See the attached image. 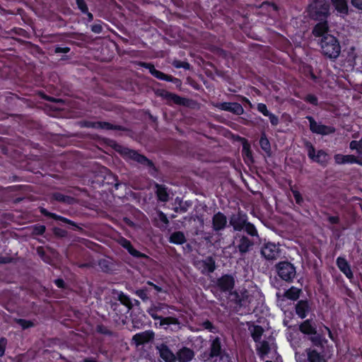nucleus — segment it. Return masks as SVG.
<instances>
[{
	"instance_id": "1",
	"label": "nucleus",
	"mask_w": 362,
	"mask_h": 362,
	"mask_svg": "<svg viewBox=\"0 0 362 362\" xmlns=\"http://www.w3.org/2000/svg\"><path fill=\"white\" fill-rule=\"evenodd\" d=\"M322 52L330 59L337 58L340 53L341 47L336 39L332 35L326 34L320 42Z\"/></svg>"
},
{
	"instance_id": "2",
	"label": "nucleus",
	"mask_w": 362,
	"mask_h": 362,
	"mask_svg": "<svg viewBox=\"0 0 362 362\" xmlns=\"http://www.w3.org/2000/svg\"><path fill=\"white\" fill-rule=\"evenodd\" d=\"M309 16L319 21L325 20L329 13V6L325 0H315L308 7Z\"/></svg>"
},
{
	"instance_id": "3",
	"label": "nucleus",
	"mask_w": 362,
	"mask_h": 362,
	"mask_svg": "<svg viewBox=\"0 0 362 362\" xmlns=\"http://www.w3.org/2000/svg\"><path fill=\"white\" fill-rule=\"evenodd\" d=\"M305 147L310 159L322 166L327 165L329 157L325 151L319 150L316 151L314 146L310 142H306Z\"/></svg>"
},
{
	"instance_id": "4",
	"label": "nucleus",
	"mask_w": 362,
	"mask_h": 362,
	"mask_svg": "<svg viewBox=\"0 0 362 362\" xmlns=\"http://www.w3.org/2000/svg\"><path fill=\"white\" fill-rule=\"evenodd\" d=\"M279 276L284 281H290L296 276V268L288 262H281L276 265Z\"/></svg>"
},
{
	"instance_id": "5",
	"label": "nucleus",
	"mask_w": 362,
	"mask_h": 362,
	"mask_svg": "<svg viewBox=\"0 0 362 362\" xmlns=\"http://www.w3.org/2000/svg\"><path fill=\"white\" fill-rule=\"evenodd\" d=\"M261 254L265 259L273 260L280 257L281 252L278 245L274 243H267L262 247Z\"/></svg>"
},
{
	"instance_id": "6",
	"label": "nucleus",
	"mask_w": 362,
	"mask_h": 362,
	"mask_svg": "<svg viewBox=\"0 0 362 362\" xmlns=\"http://www.w3.org/2000/svg\"><path fill=\"white\" fill-rule=\"evenodd\" d=\"M215 107L221 110L228 111L236 115H242L244 110L242 105L238 103H218Z\"/></svg>"
},
{
	"instance_id": "7",
	"label": "nucleus",
	"mask_w": 362,
	"mask_h": 362,
	"mask_svg": "<svg viewBox=\"0 0 362 362\" xmlns=\"http://www.w3.org/2000/svg\"><path fill=\"white\" fill-rule=\"evenodd\" d=\"M310 128L313 133L327 135L334 132V129L316 122L312 117H309Z\"/></svg>"
},
{
	"instance_id": "8",
	"label": "nucleus",
	"mask_w": 362,
	"mask_h": 362,
	"mask_svg": "<svg viewBox=\"0 0 362 362\" xmlns=\"http://www.w3.org/2000/svg\"><path fill=\"white\" fill-rule=\"evenodd\" d=\"M168 309L169 307L164 303L152 304L147 310V313L153 319L156 320L160 317V315H158V313H160L163 315H168L169 314Z\"/></svg>"
},
{
	"instance_id": "9",
	"label": "nucleus",
	"mask_w": 362,
	"mask_h": 362,
	"mask_svg": "<svg viewBox=\"0 0 362 362\" xmlns=\"http://www.w3.org/2000/svg\"><path fill=\"white\" fill-rule=\"evenodd\" d=\"M122 153L124 156H125L127 158L132 159L133 160H135L139 163L146 165H151L152 163L147 159L145 156L139 154L137 152L129 149V148H124L122 150Z\"/></svg>"
},
{
	"instance_id": "10",
	"label": "nucleus",
	"mask_w": 362,
	"mask_h": 362,
	"mask_svg": "<svg viewBox=\"0 0 362 362\" xmlns=\"http://www.w3.org/2000/svg\"><path fill=\"white\" fill-rule=\"evenodd\" d=\"M160 357L165 362H175L176 355L168 347L167 345L162 344L157 346Z\"/></svg>"
},
{
	"instance_id": "11",
	"label": "nucleus",
	"mask_w": 362,
	"mask_h": 362,
	"mask_svg": "<svg viewBox=\"0 0 362 362\" xmlns=\"http://www.w3.org/2000/svg\"><path fill=\"white\" fill-rule=\"evenodd\" d=\"M153 337L154 333L152 331H145L134 335L132 340L136 346H139L148 342Z\"/></svg>"
},
{
	"instance_id": "12",
	"label": "nucleus",
	"mask_w": 362,
	"mask_h": 362,
	"mask_svg": "<svg viewBox=\"0 0 362 362\" xmlns=\"http://www.w3.org/2000/svg\"><path fill=\"white\" fill-rule=\"evenodd\" d=\"M213 228L218 231L223 229L227 223L226 216L221 212L216 214L212 218Z\"/></svg>"
},
{
	"instance_id": "13",
	"label": "nucleus",
	"mask_w": 362,
	"mask_h": 362,
	"mask_svg": "<svg viewBox=\"0 0 362 362\" xmlns=\"http://www.w3.org/2000/svg\"><path fill=\"white\" fill-rule=\"evenodd\" d=\"M194 356V353L189 348L184 347L176 354V360L179 362H189Z\"/></svg>"
},
{
	"instance_id": "14",
	"label": "nucleus",
	"mask_w": 362,
	"mask_h": 362,
	"mask_svg": "<svg viewBox=\"0 0 362 362\" xmlns=\"http://www.w3.org/2000/svg\"><path fill=\"white\" fill-rule=\"evenodd\" d=\"M141 66L148 69L149 72L156 78L166 81H173V77L171 76H168L164 73L156 70L153 64L148 63H142Z\"/></svg>"
},
{
	"instance_id": "15",
	"label": "nucleus",
	"mask_w": 362,
	"mask_h": 362,
	"mask_svg": "<svg viewBox=\"0 0 362 362\" xmlns=\"http://www.w3.org/2000/svg\"><path fill=\"white\" fill-rule=\"evenodd\" d=\"M247 223L246 216L241 214L234 215L230 218V223L233 226L234 230H242Z\"/></svg>"
},
{
	"instance_id": "16",
	"label": "nucleus",
	"mask_w": 362,
	"mask_h": 362,
	"mask_svg": "<svg viewBox=\"0 0 362 362\" xmlns=\"http://www.w3.org/2000/svg\"><path fill=\"white\" fill-rule=\"evenodd\" d=\"M218 286L223 291H230L234 286V279L230 275H225L218 280Z\"/></svg>"
},
{
	"instance_id": "17",
	"label": "nucleus",
	"mask_w": 362,
	"mask_h": 362,
	"mask_svg": "<svg viewBox=\"0 0 362 362\" xmlns=\"http://www.w3.org/2000/svg\"><path fill=\"white\" fill-rule=\"evenodd\" d=\"M159 95L165 99L169 103H173L178 105L184 103V98L165 90H160Z\"/></svg>"
},
{
	"instance_id": "18",
	"label": "nucleus",
	"mask_w": 362,
	"mask_h": 362,
	"mask_svg": "<svg viewBox=\"0 0 362 362\" xmlns=\"http://www.w3.org/2000/svg\"><path fill=\"white\" fill-rule=\"evenodd\" d=\"M118 243L120 245H122L123 247L127 250V251L131 254L132 256L136 257H146L145 255L141 253L139 251L135 250L131 243L124 238H120L118 240Z\"/></svg>"
},
{
	"instance_id": "19",
	"label": "nucleus",
	"mask_w": 362,
	"mask_h": 362,
	"mask_svg": "<svg viewBox=\"0 0 362 362\" xmlns=\"http://www.w3.org/2000/svg\"><path fill=\"white\" fill-rule=\"evenodd\" d=\"M337 264L340 271L343 272L347 278L349 279L353 278V273L350 265L344 258L338 257L337 259Z\"/></svg>"
},
{
	"instance_id": "20",
	"label": "nucleus",
	"mask_w": 362,
	"mask_h": 362,
	"mask_svg": "<svg viewBox=\"0 0 362 362\" xmlns=\"http://www.w3.org/2000/svg\"><path fill=\"white\" fill-rule=\"evenodd\" d=\"M310 308L307 300H300L296 305V313L301 319L307 316Z\"/></svg>"
},
{
	"instance_id": "21",
	"label": "nucleus",
	"mask_w": 362,
	"mask_h": 362,
	"mask_svg": "<svg viewBox=\"0 0 362 362\" xmlns=\"http://www.w3.org/2000/svg\"><path fill=\"white\" fill-rule=\"evenodd\" d=\"M331 2L337 11L341 15H346L348 13L347 0H331Z\"/></svg>"
},
{
	"instance_id": "22",
	"label": "nucleus",
	"mask_w": 362,
	"mask_h": 362,
	"mask_svg": "<svg viewBox=\"0 0 362 362\" xmlns=\"http://www.w3.org/2000/svg\"><path fill=\"white\" fill-rule=\"evenodd\" d=\"M305 352L309 362H327L324 356L315 349H307Z\"/></svg>"
},
{
	"instance_id": "23",
	"label": "nucleus",
	"mask_w": 362,
	"mask_h": 362,
	"mask_svg": "<svg viewBox=\"0 0 362 362\" xmlns=\"http://www.w3.org/2000/svg\"><path fill=\"white\" fill-rule=\"evenodd\" d=\"M334 159L335 163L339 165L346 163L353 164L356 162L355 156L354 155H342L338 153L334 156Z\"/></svg>"
},
{
	"instance_id": "24",
	"label": "nucleus",
	"mask_w": 362,
	"mask_h": 362,
	"mask_svg": "<svg viewBox=\"0 0 362 362\" xmlns=\"http://www.w3.org/2000/svg\"><path fill=\"white\" fill-rule=\"evenodd\" d=\"M221 354V340L218 337L212 340L209 357L214 358L220 356Z\"/></svg>"
},
{
	"instance_id": "25",
	"label": "nucleus",
	"mask_w": 362,
	"mask_h": 362,
	"mask_svg": "<svg viewBox=\"0 0 362 362\" xmlns=\"http://www.w3.org/2000/svg\"><path fill=\"white\" fill-rule=\"evenodd\" d=\"M202 273H211L215 270V262L211 258H208L201 263Z\"/></svg>"
},
{
	"instance_id": "26",
	"label": "nucleus",
	"mask_w": 362,
	"mask_h": 362,
	"mask_svg": "<svg viewBox=\"0 0 362 362\" xmlns=\"http://www.w3.org/2000/svg\"><path fill=\"white\" fill-rule=\"evenodd\" d=\"M239 244L238 248L241 253H245L252 245V243L245 236H239Z\"/></svg>"
},
{
	"instance_id": "27",
	"label": "nucleus",
	"mask_w": 362,
	"mask_h": 362,
	"mask_svg": "<svg viewBox=\"0 0 362 362\" xmlns=\"http://www.w3.org/2000/svg\"><path fill=\"white\" fill-rule=\"evenodd\" d=\"M328 26L327 22L323 20L320 21L314 28L313 33L315 36L318 37L321 35H325V33L327 32Z\"/></svg>"
},
{
	"instance_id": "28",
	"label": "nucleus",
	"mask_w": 362,
	"mask_h": 362,
	"mask_svg": "<svg viewBox=\"0 0 362 362\" xmlns=\"http://www.w3.org/2000/svg\"><path fill=\"white\" fill-rule=\"evenodd\" d=\"M272 349V345L267 341H259L257 345V349L261 357L268 354Z\"/></svg>"
},
{
	"instance_id": "29",
	"label": "nucleus",
	"mask_w": 362,
	"mask_h": 362,
	"mask_svg": "<svg viewBox=\"0 0 362 362\" xmlns=\"http://www.w3.org/2000/svg\"><path fill=\"white\" fill-rule=\"evenodd\" d=\"M86 126L88 127L107 130L112 129L114 128L112 124L105 122H88L86 123Z\"/></svg>"
},
{
	"instance_id": "30",
	"label": "nucleus",
	"mask_w": 362,
	"mask_h": 362,
	"mask_svg": "<svg viewBox=\"0 0 362 362\" xmlns=\"http://www.w3.org/2000/svg\"><path fill=\"white\" fill-rule=\"evenodd\" d=\"M300 293L301 289L292 286L285 292L284 297L291 300H296L300 297Z\"/></svg>"
},
{
	"instance_id": "31",
	"label": "nucleus",
	"mask_w": 362,
	"mask_h": 362,
	"mask_svg": "<svg viewBox=\"0 0 362 362\" xmlns=\"http://www.w3.org/2000/svg\"><path fill=\"white\" fill-rule=\"evenodd\" d=\"M159 320L158 325L160 327H163L166 328L165 326H169L170 325H179V321L177 318L173 317H163L162 316L160 318L157 319Z\"/></svg>"
},
{
	"instance_id": "32",
	"label": "nucleus",
	"mask_w": 362,
	"mask_h": 362,
	"mask_svg": "<svg viewBox=\"0 0 362 362\" xmlns=\"http://www.w3.org/2000/svg\"><path fill=\"white\" fill-rule=\"evenodd\" d=\"M299 329L301 332L306 334H315V328L312 326L310 320H307L300 325Z\"/></svg>"
},
{
	"instance_id": "33",
	"label": "nucleus",
	"mask_w": 362,
	"mask_h": 362,
	"mask_svg": "<svg viewBox=\"0 0 362 362\" xmlns=\"http://www.w3.org/2000/svg\"><path fill=\"white\" fill-rule=\"evenodd\" d=\"M156 194L158 199L163 202H167L169 198V194L167 192V189L159 185H156Z\"/></svg>"
},
{
	"instance_id": "34",
	"label": "nucleus",
	"mask_w": 362,
	"mask_h": 362,
	"mask_svg": "<svg viewBox=\"0 0 362 362\" xmlns=\"http://www.w3.org/2000/svg\"><path fill=\"white\" fill-rule=\"evenodd\" d=\"M185 240L186 239L184 233L180 231L173 233L170 237V243L174 244H182Z\"/></svg>"
},
{
	"instance_id": "35",
	"label": "nucleus",
	"mask_w": 362,
	"mask_h": 362,
	"mask_svg": "<svg viewBox=\"0 0 362 362\" xmlns=\"http://www.w3.org/2000/svg\"><path fill=\"white\" fill-rule=\"evenodd\" d=\"M313 336L310 337V340L312 343L317 346H322L325 343L327 342V340L320 334H312Z\"/></svg>"
},
{
	"instance_id": "36",
	"label": "nucleus",
	"mask_w": 362,
	"mask_h": 362,
	"mask_svg": "<svg viewBox=\"0 0 362 362\" xmlns=\"http://www.w3.org/2000/svg\"><path fill=\"white\" fill-rule=\"evenodd\" d=\"M259 145L262 149L265 151L267 153H269L271 151V146L268 139L266 136V134L263 133L261 136L259 140Z\"/></svg>"
},
{
	"instance_id": "37",
	"label": "nucleus",
	"mask_w": 362,
	"mask_h": 362,
	"mask_svg": "<svg viewBox=\"0 0 362 362\" xmlns=\"http://www.w3.org/2000/svg\"><path fill=\"white\" fill-rule=\"evenodd\" d=\"M263 333V329L260 326H255L252 330V337L255 341L259 342Z\"/></svg>"
},
{
	"instance_id": "38",
	"label": "nucleus",
	"mask_w": 362,
	"mask_h": 362,
	"mask_svg": "<svg viewBox=\"0 0 362 362\" xmlns=\"http://www.w3.org/2000/svg\"><path fill=\"white\" fill-rule=\"evenodd\" d=\"M351 150H356L359 154H362V138L359 141H351L349 144Z\"/></svg>"
},
{
	"instance_id": "39",
	"label": "nucleus",
	"mask_w": 362,
	"mask_h": 362,
	"mask_svg": "<svg viewBox=\"0 0 362 362\" xmlns=\"http://www.w3.org/2000/svg\"><path fill=\"white\" fill-rule=\"evenodd\" d=\"M243 228H245V231L249 235H250L252 236L257 235V231L255 227L254 226V225H252V223L247 222Z\"/></svg>"
},
{
	"instance_id": "40",
	"label": "nucleus",
	"mask_w": 362,
	"mask_h": 362,
	"mask_svg": "<svg viewBox=\"0 0 362 362\" xmlns=\"http://www.w3.org/2000/svg\"><path fill=\"white\" fill-rule=\"evenodd\" d=\"M136 294L143 300H147L148 299V289L146 288L137 290Z\"/></svg>"
},
{
	"instance_id": "41",
	"label": "nucleus",
	"mask_w": 362,
	"mask_h": 362,
	"mask_svg": "<svg viewBox=\"0 0 362 362\" xmlns=\"http://www.w3.org/2000/svg\"><path fill=\"white\" fill-rule=\"evenodd\" d=\"M16 322L22 327L23 329H27L33 326V323L31 321H28L23 319L16 320Z\"/></svg>"
},
{
	"instance_id": "42",
	"label": "nucleus",
	"mask_w": 362,
	"mask_h": 362,
	"mask_svg": "<svg viewBox=\"0 0 362 362\" xmlns=\"http://www.w3.org/2000/svg\"><path fill=\"white\" fill-rule=\"evenodd\" d=\"M173 64L176 68H184L185 69H189V64L187 62L174 61Z\"/></svg>"
},
{
	"instance_id": "43",
	"label": "nucleus",
	"mask_w": 362,
	"mask_h": 362,
	"mask_svg": "<svg viewBox=\"0 0 362 362\" xmlns=\"http://www.w3.org/2000/svg\"><path fill=\"white\" fill-rule=\"evenodd\" d=\"M76 4L83 13H88V7L84 0H76Z\"/></svg>"
},
{
	"instance_id": "44",
	"label": "nucleus",
	"mask_w": 362,
	"mask_h": 362,
	"mask_svg": "<svg viewBox=\"0 0 362 362\" xmlns=\"http://www.w3.org/2000/svg\"><path fill=\"white\" fill-rule=\"evenodd\" d=\"M269 117L271 124L273 126H276L279 124V118L277 116L270 112L267 115Z\"/></svg>"
},
{
	"instance_id": "45",
	"label": "nucleus",
	"mask_w": 362,
	"mask_h": 362,
	"mask_svg": "<svg viewBox=\"0 0 362 362\" xmlns=\"http://www.w3.org/2000/svg\"><path fill=\"white\" fill-rule=\"evenodd\" d=\"M257 110L264 116H267L269 113V111L267 110L266 105L263 103H259L257 105Z\"/></svg>"
},
{
	"instance_id": "46",
	"label": "nucleus",
	"mask_w": 362,
	"mask_h": 362,
	"mask_svg": "<svg viewBox=\"0 0 362 362\" xmlns=\"http://www.w3.org/2000/svg\"><path fill=\"white\" fill-rule=\"evenodd\" d=\"M54 198L59 202H69V198L60 193H56L54 194Z\"/></svg>"
},
{
	"instance_id": "47",
	"label": "nucleus",
	"mask_w": 362,
	"mask_h": 362,
	"mask_svg": "<svg viewBox=\"0 0 362 362\" xmlns=\"http://www.w3.org/2000/svg\"><path fill=\"white\" fill-rule=\"evenodd\" d=\"M6 342L7 341L5 338L0 339V357L4 354Z\"/></svg>"
},
{
	"instance_id": "48",
	"label": "nucleus",
	"mask_w": 362,
	"mask_h": 362,
	"mask_svg": "<svg viewBox=\"0 0 362 362\" xmlns=\"http://www.w3.org/2000/svg\"><path fill=\"white\" fill-rule=\"evenodd\" d=\"M158 218L160 221H162L165 225L168 224V223H169L168 219L166 215L164 213H163L162 211H159L158 213Z\"/></svg>"
},
{
	"instance_id": "49",
	"label": "nucleus",
	"mask_w": 362,
	"mask_h": 362,
	"mask_svg": "<svg viewBox=\"0 0 362 362\" xmlns=\"http://www.w3.org/2000/svg\"><path fill=\"white\" fill-rule=\"evenodd\" d=\"M243 152L248 158H250L252 156V153L250 150V145L248 144H243Z\"/></svg>"
},
{
	"instance_id": "50",
	"label": "nucleus",
	"mask_w": 362,
	"mask_h": 362,
	"mask_svg": "<svg viewBox=\"0 0 362 362\" xmlns=\"http://www.w3.org/2000/svg\"><path fill=\"white\" fill-rule=\"evenodd\" d=\"M45 230V227L44 226H35L33 231L34 233L36 235H41L42 234Z\"/></svg>"
},
{
	"instance_id": "51",
	"label": "nucleus",
	"mask_w": 362,
	"mask_h": 362,
	"mask_svg": "<svg viewBox=\"0 0 362 362\" xmlns=\"http://www.w3.org/2000/svg\"><path fill=\"white\" fill-rule=\"evenodd\" d=\"M91 30L95 33H100L103 30L102 25L100 24H94L91 26Z\"/></svg>"
},
{
	"instance_id": "52",
	"label": "nucleus",
	"mask_w": 362,
	"mask_h": 362,
	"mask_svg": "<svg viewBox=\"0 0 362 362\" xmlns=\"http://www.w3.org/2000/svg\"><path fill=\"white\" fill-rule=\"evenodd\" d=\"M97 331L99 333L104 334H110V332L103 325H98L97 327Z\"/></svg>"
},
{
	"instance_id": "53",
	"label": "nucleus",
	"mask_w": 362,
	"mask_h": 362,
	"mask_svg": "<svg viewBox=\"0 0 362 362\" xmlns=\"http://www.w3.org/2000/svg\"><path fill=\"white\" fill-rule=\"evenodd\" d=\"M351 4L355 8L362 10V0H351Z\"/></svg>"
},
{
	"instance_id": "54",
	"label": "nucleus",
	"mask_w": 362,
	"mask_h": 362,
	"mask_svg": "<svg viewBox=\"0 0 362 362\" xmlns=\"http://www.w3.org/2000/svg\"><path fill=\"white\" fill-rule=\"evenodd\" d=\"M293 194L296 203L300 204L303 200L300 194L298 191L294 190L293 191Z\"/></svg>"
},
{
	"instance_id": "55",
	"label": "nucleus",
	"mask_w": 362,
	"mask_h": 362,
	"mask_svg": "<svg viewBox=\"0 0 362 362\" xmlns=\"http://www.w3.org/2000/svg\"><path fill=\"white\" fill-rule=\"evenodd\" d=\"M305 100L308 102H309V103H310L312 104H314V105H316L317 104V98L315 95H308L306 97Z\"/></svg>"
},
{
	"instance_id": "56",
	"label": "nucleus",
	"mask_w": 362,
	"mask_h": 362,
	"mask_svg": "<svg viewBox=\"0 0 362 362\" xmlns=\"http://www.w3.org/2000/svg\"><path fill=\"white\" fill-rule=\"evenodd\" d=\"M70 49L69 47H57L55 49V52L57 53H67L69 52Z\"/></svg>"
},
{
	"instance_id": "57",
	"label": "nucleus",
	"mask_w": 362,
	"mask_h": 362,
	"mask_svg": "<svg viewBox=\"0 0 362 362\" xmlns=\"http://www.w3.org/2000/svg\"><path fill=\"white\" fill-rule=\"evenodd\" d=\"M202 326L204 329H209L212 332V329L214 328L212 324L209 321H205L203 322Z\"/></svg>"
},
{
	"instance_id": "58",
	"label": "nucleus",
	"mask_w": 362,
	"mask_h": 362,
	"mask_svg": "<svg viewBox=\"0 0 362 362\" xmlns=\"http://www.w3.org/2000/svg\"><path fill=\"white\" fill-rule=\"evenodd\" d=\"M49 215H50L51 217H52V218H54L55 219L62 220V221H63L64 222H67L68 221V220L66 218H63V217L57 216L56 214H50Z\"/></svg>"
},
{
	"instance_id": "59",
	"label": "nucleus",
	"mask_w": 362,
	"mask_h": 362,
	"mask_svg": "<svg viewBox=\"0 0 362 362\" xmlns=\"http://www.w3.org/2000/svg\"><path fill=\"white\" fill-rule=\"evenodd\" d=\"M55 284L59 288L64 287V281L62 279L55 280Z\"/></svg>"
},
{
	"instance_id": "60",
	"label": "nucleus",
	"mask_w": 362,
	"mask_h": 362,
	"mask_svg": "<svg viewBox=\"0 0 362 362\" xmlns=\"http://www.w3.org/2000/svg\"><path fill=\"white\" fill-rule=\"evenodd\" d=\"M262 6H268L271 8H272L274 11H276V6L274 4H270L269 3H263Z\"/></svg>"
},
{
	"instance_id": "61",
	"label": "nucleus",
	"mask_w": 362,
	"mask_h": 362,
	"mask_svg": "<svg viewBox=\"0 0 362 362\" xmlns=\"http://www.w3.org/2000/svg\"><path fill=\"white\" fill-rule=\"evenodd\" d=\"M337 220H338V218L337 217H334V216H332V217L329 218L330 222L333 223H337Z\"/></svg>"
},
{
	"instance_id": "62",
	"label": "nucleus",
	"mask_w": 362,
	"mask_h": 362,
	"mask_svg": "<svg viewBox=\"0 0 362 362\" xmlns=\"http://www.w3.org/2000/svg\"><path fill=\"white\" fill-rule=\"evenodd\" d=\"M153 288H154V289H156L158 292H162V291H163L162 288H161V287H160V286H157V285H156V284H154V285H153Z\"/></svg>"
},
{
	"instance_id": "63",
	"label": "nucleus",
	"mask_w": 362,
	"mask_h": 362,
	"mask_svg": "<svg viewBox=\"0 0 362 362\" xmlns=\"http://www.w3.org/2000/svg\"><path fill=\"white\" fill-rule=\"evenodd\" d=\"M355 160L356 162H354V163H357L360 165H362V160L361 159H358L356 156H355Z\"/></svg>"
},
{
	"instance_id": "64",
	"label": "nucleus",
	"mask_w": 362,
	"mask_h": 362,
	"mask_svg": "<svg viewBox=\"0 0 362 362\" xmlns=\"http://www.w3.org/2000/svg\"><path fill=\"white\" fill-rule=\"evenodd\" d=\"M84 362H97L96 361H95L94 359L93 358H86L84 359L83 361Z\"/></svg>"
}]
</instances>
